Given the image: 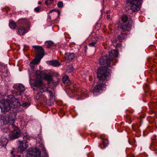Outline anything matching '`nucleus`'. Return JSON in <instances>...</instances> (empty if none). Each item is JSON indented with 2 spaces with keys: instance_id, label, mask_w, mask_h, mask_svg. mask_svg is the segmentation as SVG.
Segmentation results:
<instances>
[{
  "instance_id": "32",
  "label": "nucleus",
  "mask_w": 157,
  "mask_h": 157,
  "mask_svg": "<svg viewBox=\"0 0 157 157\" xmlns=\"http://www.w3.org/2000/svg\"><path fill=\"white\" fill-rule=\"evenodd\" d=\"M96 43V42H92L89 43V45L91 47H95Z\"/></svg>"
},
{
  "instance_id": "21",
  "label": "nucleus",
  "mask_w": 157,
  "mask_h": 157,
  "mask_svg": "<svg viewBox=\"0 0 157 157\" xmlns=\"http://www.w3.org/2000/svg\"><path fill=\"white\" fill-rule=\"evenodd\" d=\"M40 62L39 60H38L34 59L30 63L29 65L30 67L32 69H33L34 68V64H37L39 63Z\"/></svg>"
},
{
  "instance_id": "41",
  "label": "nucleus",
  "mask_w": 157,
  "mask_h": 157,
  "mask_svg": "<svg viewBox=\"0 0 157 157\" xmlns=\"http://www.w3.org/2000/svg\"><path fill=\"white\" fill-rule=\"evenodd\" d=\"M48 18H49V19H51V17L50 16H48Z\"/></svg>"
},
{
  "instance_id": "38",
  "label": "nucleus",
  "mask_w": 157,
  "mask_h": 157,
  "mask_svg": "<svg viewBox=\"0 0 157 157\" xmlns=\"http://www.w3.org/2000/svg\"><path fill=\"white\" fill-rule=\"evenodd\" d=\"M53 11H54V10H50V11L48 13H52V12H53Z\"/></svg>"
},
{
  "instance_id": "45",
  "label": "nucleus",
  "mask_w": 157,
  "mask_h": 157,
  "mask_svg": "<svg viewBox=\"0 0 157 157\" xmlns=\"http://www.w3.org/2000/svg\"><path fill=\"white\" fill-rule=\"evenodd\" d=\"M1 72L2 73V72ZM2 74H1L0 73V75H2Z\"/></svg>"
},
{
  "instance_id": "4",
  "label": "nucleus",
  "mask_w": 157,
  "mask_h": 157,
  "mask_svg": "<svg viewBox=\"0 0 157 157\" xmlns=\"http://www.w3.org/2000/svg\"><path fill=\"white\" fill-rule=\"evenodd\" d=\"M126 2L130 5V10L132 13L139 11L142 4L141 0H127Z\"/></svg>"
},
{
  "instance_id": "8",
  "label": "nucleus",
  "mask_w": 157,
  "mask_h": 157,
  "mask_svg": "<svg viewBox=\"0 0 157 157\" xmlns=\"http://www.w3.org/2000/svg\"><path fill=\"white\" fill-rule=\"evenodd\" d=\"M111 60L108 58V56H104L101 57L99 60V63L101 64L104 65L103 67H99L98 69L101 68H105L107 71V67H110V62Z\"/></svg>"
},
{
  "instance_id": "42",
  "label": "nucleus",
  "mask_w": 157,
  "mask_h": 157,
  "mask_svg": "<svg viewBox=\"0 0 157 157\" xmlns=\"http://www.w3.org/2000/svg\"><path fill=\"white\" fill-rule=\"evenodd\" d=\"M10 153H11L13 155V151H11L10 152Z\"/></svg>"
},
{
  "instance_id": "26",
  "label": "nucleus",
  "mask_w": 157,
  "mask_h": 157,
  "mask_svg": "<svg viewBox=\"0 0 157 157\" xmlns=\"http://www.w3.org/2000/svg\"><path fill=\"white\" fill-rule=\"evenodd\" d=\"M67 71L68 73H70L73 71V67L72 65H70L68 66L67 68Z\"/></svg>"
},
{
  "instance_id": "15",
  "label": "nucleus",
  "mask_w": 157,
  "mask_h": 157,
  "mask_svg": "<svg viewBox=\"0 0 157 157\" xmlns=\"http://www.w3.org/2000/svg\"><path fill=\"white\" fill-rule=\"evenodd\" d=\"M17 94L19 95H21V93L25 91V89L24 86L22 84H19L17 88Z\"/></svg>"
},
{
  "instance_id": "14",
  "label": "nucleus",
  "mask_w": 157,
  "mask_h": 157,
  "mask_svg": "<svg viewBox=\"0 0 157 157\" xmlns=\"http://www.w3.org/2000/svg\"><path fill=\"white\" fill-rule=\"evenodd\" d=\"M64 57L67 61H70L74 58L75 56L74 53L67 52L65 54Z\"/></svg>"
},
{
  "instance_id": "10",
  "label": "nucleus",
  "mask_w": 157,
  "mask_h": 157,
  "mask_svg": "<svg viewBox=\"0 0 157 157\" xmlns=\"http://www.w3.org/2000/svg\"><path fill=\"white\" fill-rule=\"evenodd\" d=\"M8 98L10 99L9 100L10 101L11 108L13 109L18 108L20 106V103L17 98H15L12 95H9Z\"/></svg>"
},
{
  "instance_id": "28",
  "label": "nucleus",
  "mask_w": 157,
  "mask_h": 157,
  "mask_svg": "<svg viewBox=\"0 0 157 157\" xmlns=\"http://www.w3.org/2000/svg\"><path fill=\"white\" fill-rule=\"evenodd\" d=\"M53 1V0H46L45 2V4L47 5H48L52 3Z\"/></svg>"
},
{
  "instance_id": "19",
  "label": "nucleus",
  "mask_w": 157,
  "mask_h": 157,
  "mask_svg": "<svg viewBox=\"0 0 157 157\" xmlns=\"http://www.w3.org/2000/svg\"><path fill=\"white\" fill-rule=\"evenodd\" d=\"M122 21L124 24L127 22H129V20H132L130 16H128L126 15H123L121 17Z\"/></svg>"
},
{
  "instance_id": "5",
  "label": "nucleus",
  "mask_w": 157,
  "mask_h": 157,
  "mask_svg": "<svg viewBox=\"0 0 157 157\" xmlns=\"http://www.w3.org/2000/svg\"><path fill=\"white\" fill-rule=\"evenodd\" d=\"M1 111L3 113L8 112L11 109L10 101L9 99H3L0 102Z\"/></svg>"
},
{
  "instance_id": "29",
  "label": "nucleus",
  "mask_w": 157,
  "mask_h": 157,
  "mask_svg": "<svg viewBox=\"0 0 157 157\" xmlns=\"http://www.w3.org/2000/svg\"><path fill=\"white\" fill-rule=\"evenodd\" d=\"M30 105V103L29 102H25L23 103L21 105V106L23 107H28Z\"/></svg>"
},
{
  "instance_id": "39",
  "label": "nucleus",
  "mask_w": 157,
  "mask_h": 157,
  "mask_svg": "<svg viewBox=\"0 0 157 157\" xmlns=\"http://www.w3.org/2000/svg\"><path fill=\"white\" fill-rule=\"evenodd\" d=\"M97 38L98 39H102V38H102L101 37H98V36H97Z\"/></svg>"
},
{
  "instance_id": "12",
  "label": "nucleus",
  "mask_w": 157,
  "mask_h": 157,
  "mask_svg": "<svg viewBox=\"0 0 157 157\" xmlns=\"http://www.w3.org/2000/svg\"><path fill=\"white\" fill-rule=\"evenodd\" d=\"M118 55V52L117 49L112 50L109 52V57L110 59L112 61L115 58L117 57Z\"/></svg>"
},
{
  "instance_id": "36",
  "label": "nucleus",
  "mask_w": 157,
  "mask_h": 157,
  "mask_svg": "<svg viewBox=\"0 0 157 157\" xmlns=\"http://www.w3.org/2000/svg\"><path fill=\"white\" fill-rule=\"evenodd\" d=\"M43 151H44L45 155H47V154L46 153V152L45 150L44 149H43Z\"/></svg>"
},
{
  "instance_id": "11",
  "label": "nucleus",
  "mask_w": 157,
  "mask_h": 157,
  "mask_svg": "<svg viewBox=\"0 0 157 157\" xmlns=\"http://www.w3.org/2000/svg\"><path fill=\"white\" fill-rule=\"evenodd\" d=\"M129 22L127 23V25L123 24L121 25V28L124 31H129L133 25L134 23L132 20H129Z\"/></svg>"
},
{
  "instance_id": "46",
  "label": "nucleus",
  "mask_w": 157,
  "mask_h": 157,
  "mask_svg": "<svg viewBox=\"0 0 157 157\" xmlns=\"http://www.w3.org/2000/svg\"><path fill=\"white\" fill-rule=\"evenodd\" d=\"M15 155H13V157H15Z\"/></svg>"
},
{
  "instance_id": "30",
  "label": "nucleus",
  "mask_w": 157,
  "mask_h": 157,
  "mask_svg": "<svg viewBox=\"0 0 157 157\" xmlns=\"http://www.w3.org/2000/svg\"><path fill=\"white\" fill-rule=\"evenodd\" d=\"M102 143L104 145L107 146L108 144V141L107 140L103 139Z\"/></svg>"
},
{
  "instance_id": "20",
  "label": "nucleus",
  "mask_w": 157,
  "mask_h": 157,
  "mask_svg": "<svg viewBox=\"0 0 157 157\" xmlns=\"http://www.w3.org/2000/svg\"><path fill=\"white\" fill-rule=\"evenodd\" d=\"M9 26L11 29H15L17 26L15 22L12 20L10 21Z\"/></svg>"
},
{
  "instance_id": "25",
  "label": "nucleus",
  "mask_w": 157,
  "mask_h": 157,
  "mask_svg": "<svg viewBox=\"0 0 157 157\" xmlns=\"http://www.w3.org/2000/svg\"><path fill=\"white\" fill-rule=\"evenodd\" d=\"M46 47L48 48H50L53 44V43L51 40L47 41L45 42Z\"/></svg>"
},
{
  "instance_id": "1",
  "label": "nucleus",
  "mask_w": 157,
  "mask_h": 157,
  "mask_svg": "<svg viewBox=\"0 0 157 157\" xmlns=\"http://www.w3.org/2000/svg\"><path fill=\"white\" fill-rule=\"evenodd\" d=\"M42 72L40 70H36L34 72V79L30 80V84L32 88L34 87L38 89L41 92H47L50 94L51 97L52 96V90H50L47 85L44 83L42 80Z\"/></svg>"
},
{
  "instance_id": "34",
  "label": "nucleus",
  "mask_w": 157,
  "mask_h": 157,
  "mask_svg": "<svg viewBox=\"0 0 157 157\" xmlns=\"http://www.w3.org/2000/svg\"><path fill=\"white\" fill-rule=\"evenodd\" d=\"M52 10H54V11L57 12H58L59 15H60V12L59 10H58L56 9H52Z\"/></svg>"
},
{
  "instance_id": "24",
  "label": "nucleus",
  "mask_w": 157,
  "mask_h": 157,
  "mask_svg": "<svg viewBox=\"0 0 157 157\" xmlns=\"http://www.w3.org/2000/svg\"><path fill=\"white\" fill-rule=\"evenodd\" d=\"M127 35L126 33H121L120 35L118 36V39H124L127 38Z\"/></svg>"
},
{
  "instance_id": "7",
  "label": "nucleus",
  "mask_w": 157,
  "mask_h": 157,
  "mask_svg": "<svg viewBox=\"0 0 157 157\" xmlns=\"http://www.w3.org/2000/svg\"><path fill=\"white\" fill-rule=\"evenodd\" d=\"M11 128L13 129V131L11 132L9 136L11 140L14 139L19 137L21 135L20 130L14 124H11Z\"/></svg>"
},
{
  "instance_id": "47",
  "label": "nucleus",
  "mask_w": 157,
  "mask_h": 157,
  "mask_svg": "<svg viewBox=\"0 0 157 157\" xmlns=\"http://www.w3.org/2000/svg\"><path fill=\"white\" fill-rule=\"evenodd\" d=\"M33 89L34 90L35 89L34 88H33Z\"/></svg>"
},
{
  "instance_id": "23",
  "label": "nucleus",
  "mask_w": 157,
  "mask_h": 157,
  "mask_svg": "<svg viewBox=\"0 0 157 157\" xmlns=\"http://www.w3.org/2000/svg\"><path fill=\"white\" fill-rule=\"evenodd\" d=\"M62 81L64 84L68 83L70 81L69 77L67 75H64Z\"/></svg>"
},
{
  "instance_id": "27",
  "label": "nucleus",
  "mask_w": 157,
  "mask_h": 157,
  "mask_svg": "<svg viewBox=\"0 0 157 157\" xmlns=\"http://www.w3.org/2000/svg\"><path fill=\"white\" fill-rule=\"evenodd\" d=\"M113 40V41H112V43L113 44V45L115 46V47H117L118 45V43L119 42V41H118V43H117V40Z\"/></svg>"
},
{
  "instance_id": "2",
  "label": "nucleus",
  "mask_w": 157,
  "mask_h": 157,
  "mask_svg": "<svg viewBox=\"0 0 157 157\" xmlns=\"http://www.w3.org/2000/svg\"><path fill=\"white\" fill-rule=\"evenodd\" d=\"M110 75V73L106 71L105 68H101L98 69L97 76L99 81L92 91L94 95H97L99 94L100 91L102 90L105 85L103 83V81L108 80Z\"/></svg>"
},
{
  "instance_id": "35",
  "label": "nucleus",
  "mask_w": 157,
  "mask_h": 157,
  "mask_svg": "<svg viewBox=\"0 0 157 157\" xmlns=\"http://www.w3.org/2000/svg\"><path fill=\"white\" fill-rule=\"evenodd\" d=\"M107 19H110V16L109 14H108V13H107Z\"/></svg>"
},
{
  "instance_id": "31",
  "label": "nucleus",
  "mask_w": 157,
  "mask_h": 157,
  "mask_svg": "<svg viewBox=\"0 0 157 157\" xmlns=\"http://www.w3.org/2000/svg\"><path fill=\"white\" fill-rule=\"evenodd\" d=\"M57 6L59 8H62L63 6V3L62 2H59L57 3Z\"/></svg>"
},
{
  "instance_id": "13",
  "label": "nucleus",
  "mask_w": 157,
  "mask_h": 157,
  "mask_svg": "<svg viewBox=\"0 0 157 157\" xmlns=\"http://www.w3.org/2000/svg\"><path fill=\"white\" fill-rule=\"evenodd\" d=\"M47 63L50 65L54 67H58L60 65V62L56 60H49L46 61Z\"/></svg>"
},
{
  "instance_id": "22",
  "label": "nucleus",
  "mask_w": 157,
  "mask_h": 157,
  "mask_svg": "<svg viewBox=\"0 0 157 157\" xmlns=\"http://www.w3.org/2000/svg\"><path fill=\"white\" fill-rule=\"evenodd\" d=\"M52 76L49 74L44 73V78L45 80L49 82L51 81Z\"/></svg>"
},
{
  "instance_id": "6",
  "label": "nucleus",
  "mask_w": 157,
  "mask_h": 157,
  "mask_svg": "<svg viewBox=\"0 0 157 157\" xmlns=\"http://www.w3.org/2000/svg\"><path fill=\"white\" fill-rule=\"evenodd\" d=\"M33 47L35 49L36 52L35 59L40 61L45 55V52L43 47L40 46L33 45Z\"/></svg>"
},
{
  "instance_id": "16",
  "label": "nucleus",
  "mask_w": 157,
  "mask_h": 157,
  "mask_svg": "<svg viewBox=\"0 0 157 157\" xmlns=\"http://www.w3.org/2000/svg\"><path fill=\"white\" fill-rule=\"evenodd\" d=\"M20 142L19 145L18 147V151L20 153H22L23 151H25L26 149V144H25V147H24L23 146L24 143L23 141H19Z\"/></svg>"
},
{
  "instance_id": "44",
  "label": "nucleus",
  "mask_w": 157,
  "mask_h": 157,
  "mask_svg": "<svg viewBox=\"0 0 157 157\" xmlns=\"http://www.w3.org/2000/svg\"><path fill=\"white\" fill-rule=\"evenodd\" d=\"M27 136H25L24 137V138H27Z\"/></svg>"
},
{
  "instance_id": "17",
  "label": "nucleus",
  "mask_w": 157,
  "mask_h": 157,
  "mask_svg": "<svg viewBox=\"0 0 157 157\" xmlns=\"http://www.w3.org/2000/svg\"><path fill=\"white\" fill-rule=\"evenodd\" d=\"M27 33L25 28L23 26L19 27L18 29V34L20 35H22Z\"/></svg>"
},
{
  "instance_id": "40",
  "label": "nucleus",
  "mask_w": 157,
  "mask_h": 157,
  "mask_svg": "<svg viewBox=\"0 0 157 157\" xmlns=\"http://www.w3.org/2000/svg\"><path fill=\"white\" fill-rule=\"evenodd\" d=\"M41 2L40 1H39L38 2V3L39 4H41Z\"/></svg>"
},
{
  "instance_id": "43",
  "label": "nucleus",
  "mask_w": 157,
  "mask_h": 157,
  "mask_svg": "<svg viewBox=\"0 0 157 157\" xmlns=\"http://www.w3.org/2000/svg\"><path fill=\"white\" fill-rule=\"evenodd\" d=\"M109 11H107V12H106V13L107 14V13H108V14H109Z\"/></svg>"
},
{
  "instance_id": "3",
  "label": "nucleus",
  "mask_w": 157,
  "mask_h": 157,
  "mask_svg": "<svg viewBox=\"0 0 157 157\" xmlns=\"http://www.w3.org/2000/svg\"><path fill=\"white\" fill-rule=\"evenodd\" d=\"M15 115L13 113H10L8 116L0 115V123L2 125H4L10 123L11 124H13L16 120Z\"/></svg>"
},
{
  "instance_id": "9",
  "label": "nucleus",
  "mask_w": 157,
  "mask_h": 157,
  "mask_svg": "<svg viewBox=\"0 0 157 157\" xmlns=\"http://www.w3.org/2000/svg\"><path fill=\"white\" fill-rule=\"evenodd\" d=\"M28 153L29 157H41L40 151L37 147L29 149Z\"/></svg>"
},
{
  "instance_id": "18",
  "label": "nucleus",
  "mask_w": 157,
  "mask_h": 157,
  "mask_svg": "<svg viewBox=\"0 0 157 157\" xmlns=\"http://www.w3.org/2000/svg\"><path fill=\"white\" fill-rule=\"evenodd\" d=\"M8 140L5 138H1L0 140V146L1 147L6 146L8 143Z\"/></svg>"
},
{
  "instance_id": "33",
  "label": "nucleus",
  "mask_w": 157,
  "mask_h": 157,
  "mask_svg": "<svg viewBox=\"0 0 157 157\" xmlns=\"http://www.w3.org/2000/svg\"><path fill=\"white\" fill-rule=\"evenodd\" d=\"M34 10L36 12H38L40 10V8L39 7H36L35 8Z\"/></svg>"
},
{
  "instance_id": "37",
  "label": "nucleus",
  "mask_w": 157,
  "mask_h": 157,
  "mask_svg": "<svg viewBox=\"0 0 157 157\" xmlns=\"http://www.w3.org/2000/svg\"><path fill=\"white\" fill-rule=\"evenodd\" d=\"M145 87H147V89H149V86L148 85H146L145 86Z\"/></svg>"
}]
</instances>
